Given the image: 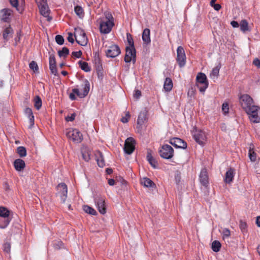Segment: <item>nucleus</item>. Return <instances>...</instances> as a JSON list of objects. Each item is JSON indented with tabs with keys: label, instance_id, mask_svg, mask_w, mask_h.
I'll use <instances>...</instances> for the list:
<instances>
[{
	"label": "nucleus",
	"instance_id": "obj_1",
	"mask_svg": "<svg viewBox=\"0 0 260 260\" xmlns=\"http://www.w3.org/2000/svg\"><path fill=\"white\" fill-rule=\"evenodd\" d=\"M104 17L101 19L100 29L101 33H109L114 25V18L112 14L108 11L104 13Z\"/></svg>",
	"mask_w": 260,
	"mask_h": 260
},
{
	"label": "nucleus",
	"instance_id": "obj_2",
	"mask_svg": "<svg viewBox=\"0 0 260 260\" xmlns=\"http://www.w3.org/2000/svg\"><path fill=\"white\" fill-rule=\"evenodd\" d=\"M84 83L82 91L80 92L78 88H74L72 89V92L69 94V98L71 100L73 101L76 100V98L75 94L80 98H84L88 94L90 89L89 82L87 80H85Z\"/></svg>",
	"mask_w": 260,
	"mask_h": 260
},
{
	"label": "nucleus",
	"instance_id": "obj_3",
	"mask_svg": "<svg viewBox=\"0 0 260 260\" xmlns=\"http://www.w3.org/2000/svg\"><path fill=\"white\" fill-rule=\"evenodd\" d=\"M259 111L260 107L254 105L245 112L248 115L251 122L257 123L260 122V117L258 116V112Z\"/></svg>",
	"mask_w": 260,
	"mask_h": 260
},
{
	"label": "nucleus",
	"instance_id": "obj_4",
	"mask_svg": "<svg viewBox=\"0 0 260 260\" xmlns=\"http://www.w3.org/2000/svg\"><path fill=\"white\" fill-rule=\"evenodd\" d=\"M196 84L200 91L205 92L208 87V81L206 75L203 73L198 74L196 77Z\"/></svg>",
	"mask_w": 260,
	"mask_h": 260
},
{
	"label": "nucleus",
	"instance_id": "obj_5",
	"mask_svg": "<svg viewBox=\"0 0 260 260\" xmlns=\"http://www.w3.org/2000/svg\"><path fill=\"white\" fill-rule=\"evenodd\" d=\"M240 104L244 111L254 105L253 99L247 94H243L239 98Z\"/></svg>",
	"mask_w": 260,
	"mask_h": 260
},
{
	"label": "nucleus",
	"instance_id": "obj_6",
	"mask_svg": "<svg viewBox=\"0 0 260 260\" xmlns=\"http://www.w3.org/2000/svg\"><path fill=\"white\" fill-rule=\"evenodd\" d=\"M66 136L68 139L77 143H80L83 139L82 134L77 129L69 128L67 129Z\"/></svg>",
	"mask_w": 260,
	"mask_h": 260
},
{
	"label": "nucleus",
	"instance_id": "obj_7",
	"mask_svg": "<svg viewBox=\"0 0 260 260\" xmlns=\"http://www.w3.org/2000/svg\"><path fill=\"white\" fill-rule=\"evenodd\" d=\"M35 1L39 7L41 14L44 17H48V21H50L51 18L49 17L50 10L47 3V0H35Z\"/></svg>",
	"mask_w": 260,
	"mask_h": 260
},
{
	"label": "nucleus",
	"instance_id": "obj_8",
	"mask_svg": "<svg viewBox=\"0 0 260 260\" xmlns=\"http://www.w3.org/2000/svg\"><path fill=\"white\" fill-rule=\"evenodd\" d=\"M174 149L168 144L162 145L159 150V153L161 157L169 159L174 156Z\"/></svg>",
	"mask_w": 260,
	"mask_h": 260
},
{
	"label": "nucleus",
	"instance_id": "obj_9",
	"mask_svg": "<svg viewBox=\"0 0 260 260\" xmlns=\"http://www.w3.org/2000/svg\"><path fill=\"white\" fill-rule=\"evenodd\" d=\"M75 37L76 42L81 46H85L88 42V39L84 30L80 28L75 29Z\"/></svg>",
	"mask_w": 260,
	"mask_h": 260
},
{
	"label": "nucleus",
	"instance_id": "obj_10",
	"mask_svg": "<svg viewBox=\"0 0 260 260\" xmlns=\"http://www.w3.org/2000/svg\"><path fill=\"white\" fill-rule=\"evenodd\" d=\"M176 60L180 68L184 67L186 64V55L182 46H179L177 49Z\"/></svg>",
	"mask_w": 260,
	"mask_h": 260
},
{
	"label": "nucleus",
	"instance_id": "obj_11",
	"mask_svg": "<svg viewBox=\"0 0 260 260\" xmlns=\"http://www.w3.org/2000/svg\"><path fill=\"white\" fill-rule=\"evenodd\" d=\"M136 60V52L135 48L126 47L124 61L126 63L133 61L135 63Z\"/></svg>",
	"mask_w": 260,
	"mask_h": 260
},
{
	"label": "nucleus",
	"instance_id": "obj_12",
	"mask_svg": "<svg viewBox=\"0 0 260 260\" xmlns=\"http://www.w3.org/2000/svg\"><path fill=\"white\" fill-rule=\"evenodd\" d=\"M94 202L99 212L102 214L106 213L105 197L102 196H96L94 198Z\"/></svg>",
	"mask_w": 260,
	"mask_h": 260
},
{
	"label": "nucleus",
	"instance_id": "obj_13",
	"mask_svg": "<svg viewBox=\"0 0 260 260\" xmlns=\"http://www.w3.org/2000/svg\"><path fill=\"white\" fill-rule=\"evenodd\" d=\"M135 149V141L132 138H128L125 141L124 150L126 154H132Z\"/></svg>",
	"mask_w": 260,
	"mask_h": 260
},
{
	"label": "nucleus",
	"instance_id": "obj_14",
	"mask_svg": "<svg viewBox=\"0 0 260 260\" xmlns=\"http://www.w3.org/2000/svg\"><path fill=\"white\" fill-rule=\"evenodd\" d=\"M193 136L196 142L200 145H203L206 139L205 133L201 129H195Z\"/></svg>",
	"mask_w": 260,
	"mask_h": 260
},
{
	"label": "nucleus",
	"instance_id": "obj_15",
	"mask_svg": "<svg viewBox=\"0 0 260 260\" xmlns=\"http://www.w3.org/2000/svg\"><path fill=\"white\" fill-rule=\"evenodd\" d=\"M199 181L200 183L205 188L208 187L209 184V176L206 168L201 170L199 175Z\"/></svg>",
	"mask_w": 260,
	"mask_h": 260
},
{
	"label": "nucleus",
	"instance_id": "obj_16",
	"mask_svg": "<svg viewBox=\"0 0 260 260\" xmlns=\"http://www.w3.org/2000/svg\"><path fill=\"white\" fill-rule=\"evenodd\" d=\"M106 53L108 57H115L120 53V49L118 45L113 44L106 51Z\"/></svg>",
	"mask_w": 260,
	"mask_h": 260
},
{
	"label": "nucleus",
	"instance_id": "obj_17",
	"mask_svg": "<svg viewBox=\"0 0 260 260\" xmlns=\"http://www.w3.org/2000/svg\"><path fill=\"white\" fill-rule=\"evenodd\" d=\"M169 142L176 148L185 149L187 147V143L179 138L175 137L171 139Z\"/></svg>",
	"mask_w": 260,
	"mask_h": 260
},
{
	"label": "nucleus",
	"instance_id": "obj_18",
	"mask_svg": "<svg viewBox=\"0 0 260 260\" xmlns=\"http://www.w3.org/2000/svg\"><path fill=\"white\" fill-rule=\"evenodd\" d=\"M12 10L10 9H3L0 11V19L5 22H9L10 21V16L12 14Z\"/></svg>",
	"mask_w": 260,
	"mask_h": 260
},
{
	"label": "nucleus",
	"instance_id": "obj_19",
	"mask_svg": "<svg viewBox=\"0 0 260 260\" xmlns=\"http://www.w3.org/2000/svg\"><path fill=\"white\" fill-rule=\"evenodd\" d=\"M57 188H63V192H58L61 201L64 203L67 198L68 188L67 185L64 183H59L57 185Z\"/></svg>",
	"mask_w": 260,
	"mask_h": 260
},
{
	"label": "nucleus",
	"instance_id": "obj_20",
	"mask_svg": "<svg viewBox=\"0 0 260 260\" xmlns=\"http://www.w3.org/2000/svg\"><path fill=\"white\" fill-rule=\"evenodd\" d=\"M146 119V112L141 111L138 116L137 121V127L138 128H141L143 124L144 123Z\"/></svg>",
	"mask_w": 260,
	"mask_h": 260
},
{
	"label": "nucleus",
	"instance_id": "obj_21",
	"mask_svg": "<svg viewBox=\"0 0 260 260\" xmlns=\"http://www.w3.org/2000/svg\"><path fill=\"white\" fill-rule=\"evenodd\" d=\"M235 174V171L233 169L230 168L225 173L224 178L225 182L228 184H230L232 182H233Z\"/></svg>",
	"mask_w": 260,
	"mask_h": 260
},
{
	"label": "nucleus",
	"instance_id": "obj_22",
	"mask_svg": "<svg viewBox=\"0 0 260 260\" xmlns=\"http://www.w3.org/2000/svg\"><path fill=\"white\" fill-rule=\"evenodd\" d=\"M14 166L17 171H21L24 169L25 167V163L22 159L18 158L14 161Z\"/></svg>",
	"mask_w": 260,
	"mask_h": 260
},
{
	"label": "nucleus",
	"instance_id": "obj_23",
	"mask_svg": "<svg viewBox=\"0 0 260 260\" xmlns=\"http://www.w3.org/2000/svg\"><path fill=\"white\" fill-rule=\"evenodd\" d=\"M13 34V30L12 28L9 25L8 27L5 28L3 32V37L5 41H8L12 37Z\"/></svg>",
	"mask_w": 260,
	"mask_h": 260
},
{
	"label": "nucleus",
	"instance_id": "obj_24",
	"mask_svg": "<svg viewBox=\"0 0 260 260\" xmlns=\"http://www.w3.org/2000/svg\"><path fill=\"white\" fill-rule=\"evenodd\" d=\"M147 159L153 168H156L157 167V162L153 157L151 154V151L150 150H148L147 151Z\"/></svg>",
	"mask_w": 260,
	"mask_h": 260
},
{
	"label": "nucleus",
	"instance_id": "obj_25",
	"mask_svg": "<svg viewBox=\"0 0 260 260\" xmlns=\"http://www.w3.org/2000/svg\"><path fill=\"white\" fill-rule=\"evenodd\" d=\"M95 159L97 161V164L100 167H103L105 165V160L104 159L103 155L100 151H97L95 154Z\"/></svg>",
	"mask_w": 260,
	"mask_h": 260
},
{
	"label": "nucleus",
	"instance_id": "obj_26",
	"mask_svg": "<svg viewBox=\"0 0 260 260\" xmlns=\"http://www.w3.org/2000/svg\"><path fill=\"white\" fill-rule=\"evenodd\" d=\"M173 86V84L172 79L169 77L166 78L164 84V90L167 92H169L172 89Z\"/></svg>",
	"mask_w": 260,
	"mask_h": 260
},
{
	"label": "nucleus",
	"instance_id": "obj_27",
	"mask_svg": "<svg viewBox=\"0 0 260 260\" xmlns=\"http://www.w3.org/2000/svg\"><path fill=\"white\" fill-rule=\"evenodd\" d=\"M150 30L148 28H145L142 33V40L146 44L150 43L151 40L150 38Z\"/></svg>",
	"mask_w": 260,
	"mask_h": 260
},
{
	"label": "nucleus",
	"instance_id": "obj_28",
	"mask_svg": "<svg viewBox=\"0 0 260 260\" xmlns=\"http://www.w3.org/2000/svg\"><path fill=\"white\" fill-rule=\"evenodd\" d=\"M93 63L96 70L100 71L102 69V64L99 54L96 53L94 57Z\"/></svg>",
	"mask_w": 260,
	"mask_h": 260
},
{
	"label": "nucleus",
	"instance_id": "obj_29",
	"mask_svg": "<svg viewBox=\"0 0 260 260\" xmlns=\"http://www.w3.org/2000/svg\"><path fill=\"white\" fill-rule=\"evenodd\" d=\"M24 113L29 119L30 125H33L34 124V116L31 109L29 108H26L24 110Z\"/></svg>",
	"mask_w": 260,
	"mask_h": 260
},
{
	"label": "nucleus",
	"instance_id": "obj_30",
	"mask_svg": "<svg viewBox=\"0 0 260 260\" xmlns=\"http://www.w3.org/2000/svg\"><path fill=\"white\" fill-rule=\"evenodd\" d=\"M141 183L146 187H154L155 186L154 183L148 178H143L141 181Z\"/></svg>",
	"mask_w": 260,
	"mask_h": 260
},
{
	"label": "nucleus",
	"instance_id": "obj_31",
	"mask_svg": "<svg viewBox=\"0 0 260 260\" xmlns=\"http://www.w3.org/2000/svg\"><path fill=\"white\" fill-rule=\"evenodd\" d=\"M11 220L10 217L2 218L0 217V229H5L7 228Z\"/></svg>",
	"mask_w": 260,
	"mask_h": 260
},
{
	"label": "nucleus",
	"instance_id": "obj_32",
	"mask_svg": "<svg viewBox=\"0 0 260 260\" xmlns=\"http://www.w3.org/2000/svg\"><path fill=\"white\" fill-rule=\"evenodd\" d=\"M239 26L241 31L243 32L249 30L248 23L246 20H242L239 23Z\"/></svg>",
	"mask_w": 260,
	"mask_h": 260
},
{
	"label": "nucleus",
	"instance_id": "obj_33",
	"mask_svg": "<svg viewBox=\"0 0 260 260\" xmlns=\"http://www.w3.org/2000/svg\"><path fill=\"white\" fill-rule=\"evenodd\" d=\"M80 68L86 72H88L91 71V68L88 66L87 62L82 60H79L78 62Z\"/></svg>",
	"mask_w": 260,
	"mask_h": 260
},
{
	"label": "nucleus",
	"instance_id": "obj_34",
	"mask_svg": "<svg viewBox=\"0 0 260 260\" xmlns=\"http://www.w3.org/2000/svg\"><path fill=\"white\" fill-rule=\"evenodd\" d=\"M34 101L35 108L38 110H40L42 105V102L41 98L39 95H37L34 98Z\"/></svg>",
	"mask_w": 260,
	"mask_h": 260
},
{
	"label": "nucleus",
	"instance_id": "obj_35",
	"mask_svg": "<svg viewBox=\"0 0 260 260\" xmlns=\"http://www.w3.org/2000/svg\"><path fill=\"white\" fill-rule=\"evenodd\" d=\"M221 243L217 240H215L212 243L211 248L213 251L218 252L220 251L221 248Z\"/></svg>",
	"mask_w": 260,
	"mask_h": 260
},
{
	"label": "nucleus",
	"instance_id": "obj_36",
	"mask_svg": "<svg viewBox=\"0 0 260 260\" xmlns=\"http://www.w3.org/2000/svg\"><path fill=\"white\" fill-rule=\"evenodd\" d=\"M0 217L2 218L10 217V211L7 208L0 207Z\"/></svg>",
	"mask_w": 260,
	"mask_h": 260
},
{
	"label": "nucleus",
	"instance_id": "obj_37",
	"mask_svg": "<svg viewBox=\"0 0 260 260\" xmlns=\"http://www.w3.org/2000/svg\"><path fill=\"white\" fill-rule=\"evenodd\" d=\"M74 11L76 15L80 18H82L84 16V12L83 8L79 6H77L74 8Z\"/></svg>",
	"mask_w": 260,
	"mask_h": 260
},
{
	"label": "nucleus",
	"instance_id": "obj_38",
	"mask_svg": "<svg viewBox=\"0 0 260 260\" xmlns=\"http://www.w3.org/2000/svg\"><path fill=\"white\" fill-rule=\"evenodd\" d=\"M69 49L68 48L64 47L61 50L58 51V54L60 57H63L66 58L69 54Z\"/></svg>",
	"mask_w": 260,
	"mask_h": 260
},
{
	"label": "nucleus",
	"instance_id": "obj_39",
	"mask_svg": "<svg viewBox=\"0 0 260 260\" xmlns=\"http://www.w3.org/2000/svg\"><path fill=\"white\" fill-rule=\"evenodd\" d=\"M83 209L86 213L91 215H95L97 214L96 211L93 208L88 205L83 206Z\"/></svg>",
	"mask_w": 260,
	"mask_h": 260
},
{
	"label": "nucleus",
	"instance_id": "obj_40",
	"mask_svg": "<svg viewBox=\"0 0 260 260\" xmlns=\"http://www.w3.org/2000/svg\"><path fill=\"white\" fill-rule=\"evenodd\" d=\"M220 68V67L216 66L212 69L210 74V76L211 78H215L218 77L219 76Z\"/></svg>",
	"mask_w": 260,
	"mask_h": 260
},
{
	"label": "nucleus",
	"instance_id": "obj_41",
	"mask_svg": "<svg viewBox=\"0 0 260 260\" xmlns=\"http://www.w3.org/2000/svg\"><path fill=\"white\" fill-rule=\"evenodd\" d=\"M248 156L251 161L254 162L256 160V153L251 147L249 148Z\"/></svg>",
	"mask_w": 260,
	"mask_h": 260
},
{
	"label": "nucleus",
	"instance_id": "obj_42",
	"mask_svg": "<svg viewBox=\"0 0 260 260\" xmlns=\"http://www.w3.org/2000/svg\"><path fill=\"white\" fill-rule=\"evenodd\" d=\"M17 153L20 157H24L27 154L26 148L23 146H19L17 149Z\"/></svg>",
	"mask_w": 260,
	"mask_h": 260
},
{
	"label": "nucleus",
	"instance_id": "obj_43",
	"mask_svg": "<svg viewBox=\"0 0 260 260\" xmlns=\"http://www.w3.org/2000/svg\"><path fill=\"white\" fill-rule=\"evenodd\" d=\"M29 67L34 72H37L39 70L38 66L35 61H31L29 64Z\"/></svg>",
	"mask_w": 260,
	"mask_h": 260
},
{
	"label": "nucleus",
	"instance_id": "obj_44",
	"mask_svg": "<svg viewBox=\"0 0 260 260\" xmlns=\"http://www.w3.org/2000/svg\"><path fill=\"white\" fill-rule=\"evenodd\" d=\"M126 36L127 42L129 44V46H128L127 47L135 48L134 41L132 35L129 34H127Z\"/></svg>",
	"mask_w": 260,
	"mask_h": 260
},
{
	"label": "nucleus",
	"instance_id": "obj_45",
	"mask_svg": "<svg viewBox=\"0 0 260 260\" xmlns=\"http://www.w3.org/2000/svg\"><path fill=\"white\" fill-rule=\"evenodd\" d=\"M55 41L58 44L62 45L64 43V40L62 36L58 35L55 36Z\"/></svg>",
	"mask_w": 260,
	"mask_h": 260
},
{
	"label": "nucleus",
	"instance_id": "obj_46",
	"mask_svg": "<svg viewBox=\"0 0 260 260\" xmlns=\"http://www.w3.org/2000/svg\"><path fill=\"white\" fill-rule=\"evenodd\" d=\"M63 244L61 241H55L53 243V247L56 249H59L63 247Z\"/></svg>",
	"mask_w": 260,
	"mask_h": 260
},
{
	"label": "nucleus",
	"instance_id": "obj_47",
	"mask_svg": "<svg viewBox=\"0 0 260 260\" xmlns=\"http://www.w3.org/2000/svg\"><path fill=\"white\" fill-rule=\"evenodd\" d=\"M49 69L51 73L55 76L57 75V70L56 68V64L49 65Z\"/></svg>",
	"mask_w": 260,
	"mask_h": 260
},
{
	"label": "nucleus",
	"instance_id": "obj_48",
	"mask_svg": "<svg viewBox=\"0 0 260 260\" xmlns=\"http://www.w3.org/2000/svg\"><path fill=\"white\" fill-rule=\"evenodd\" d=\"M4 251L7 253H9L11 250V244L9 242H6L3 245Z\"/></svg>",
	"mask_w": 260,
	"mask_h": 260
},
{
	"label": "nucleus",
	"instance_id": "obj_49",
	"mask_svg": "<svg viewBox=\"0 0 260 260\" xmlns=\"http://www.w3.org/2000/svg\"><path fill=\"white\" fill-rule=\"evenodd\" d=\"M130 117H131V115H130V114H129V112H127L125 114V116L124 117H122L121 118V121L122 122V123H127L129 118H130Z\"/></svg>",
	"mask_w": 260,
	"mask_h": 260
},
{
	"label": "nucleus",
	"instance_id": "obj_50",
	"mask_svg": "<svg viewBox=\"0 0 260 260\" xmlns=\"http://www.w3.org/2000/svg\"><path fill=\"white\" fill-rule=\"evenodd\" d=\"M56 64L55 57L54 54H49V65Z\"/></svg>",
	"mask_w": 260,
	"mask_h": 260
},
{
	"label": "nucleus",
	"instance_id": "obj_51",
	"mask_svg": "<svg viewBox=\"0 0 260 260\" xmlns=\"http://www.w3.org/2000/svg\"><path fill=\"white\" fill-rule=\"evenodd\" d=\"M229 104L226 103H224L222 105V110L224 115L229 113Z\"/></svg>",
	"mask_w": 260,
	"mask_h": 260
},
{
	"label": "nucleus",
	"instance_id": "obj_52",
	"mask_svg": "<svg viewBox=\"0 0 260 260\" xmlns=\"http://www.w3.org/2000/svg\"><path fill=\"white\" fill-rule=\"evenodd\" d=\"M82 158L86 161H88L90 159V155L88 152H82Z\"/></svg>",
	"mask_w": 260,
	"mask_h": 260
},
{
	"label": "nucleus",
	"instance_id": "obj_53",
	"mask_svg": "<svg viewBox=\"0 0 260 260\" xmlns=\"http://www.w3.org/2000/svg\"><path fill=\"white\" fill-rule=\"evenodd\" d=\"M82 55V52L80 50L79 51H74L72 53V56L76 58H80L81 57Z\"/></svg>",
	"mask_w": 260,
	"mask_h": 260
},
{
	"label": "nucleus",
	"instance_id": "obj_54",
	"mask_svg": "<svg viewBox=\"0 0 260 260\" xmlns=\"http://www.w3.org/2000/svg\"><path fill=\"white\" fill-rule=\"evenodd\" d=\"M231 235L230 231L228 229H224L223 230V238H228Z\"/></svg>",
	"mask_w": 260,
	"mask_h": 260
},
{
	"label": "nucleus",
	"instance_id": "obj_55",
	"mask_svg": "<svg viewBox=\"0 0 260 260\" xmlns=\"http://www.w3.org/2000/svg\"><path fill=\"white\" fill-rule=\"evenodd\" d=\"M240 228L242 232H244L247 228V224L245 222L240 221L239 224Z\"/></svg>",
	"mask_w": 260,
	"mask_h": 260
},
{
	"label": "nucleus",
	"instance_id": "obj_56",
	"mask_svg": "<svg viewBox=\"0 0 260 260\" xmlns=\"http://www.w3.org/2000/svg\"><path fill=\"white\" fill-rule=\"evenodd\" d=\"M11 5L13 7L17 9L18 11V0H9Z\"/></svg>",
	"mask_w": 260,
	"mask_h": 260
},
{
	"label": "nucleus",
	"instance_id": "obj_57",
	"mask_svg": "<svg viewBox=\"0 0 260 260\" xmlns=\"http://www.w3.org/2000/svg\"><path fill=\"white\" fill-rule=\"evenodd\" d=\"M76 114L75 113L72 114L71 116L66 117V120L67 121H72L75 119Z\"/></svg>",
	"mask_w": 260,
	"mask_h": 260
},
{
	"label": "nucleus",
	"instance_id": "obj_58",
	"mask_svg": "<svg viewBox=\"0 0 260 260\" xmlns=\"http://www.w3.org/2000/svg\"><path fill=\"white\" fill-rule=\"evenodd\" d=\"M141 96V92L139 90H136L135 91V93L134 94V97L136 99H139Z\"/></svg>",
	"mask_w": 260,
	"mask_h": 260
},
{
	"label": "nucleus",
	"instance_id": "obj_59",
	"mask_svg": "<svg viewBox=\"0 0 260 260\" xmlns=\"http://www.w3.org/2000/svg\"><path fill=\"white\" fill-rule=\"evenodd\" d=\"M253 64L258 68H260V60L258 58H255L253 61Z\"/></svg>",
	"mask_w": 260,
	"mask_h": 260
},
{
	"label": "nucleus",
	"instance_id": "obj_60",
	"mask_svg": "<svg viewBox=\"0 0 260 260\" xmlns=\"http://www.w3.org/2000/svg\"><path fill=\"white\" fill-rule=\"evenodd\" d=\"M67 39L68 41L70 43H73L74 42V39L73 38V34L71 32L69 33Z\"/></svg>",
	"mask_w": 260,
	"mask_h": 260
},
{
	"label": "nucleus",
	"instance_id": "obj_61",
	"mask_svg": "<svg viewBox=\"0 0 260 260\" xmlns=\"http://www.w3.org/2000/svg\"><path fill=\"white\" fill-rule=\"evenodd\" d=\"M211 6L216 11H219L221 8V5L218 4H215Z\"/></svg>",
	"mask_w": 260,
	"mask_h": 260
},
{
	"label": "nucleus",
	"instance_id": "obj_62",
	"mask_svg": "<svg viewBox=\"0 0 260 260\" xmlns=\"http://www.w3.org/2000/svg\"><path fill=\"white\" fill-rule=\"evenodd\" d=\"M231 24L233 27L235 28L238 27L239 26V23L236 21H231Z\"/></svg>",
	"mask_w": 260,
	"mask_h": 260
},
{
	"label": "nucleus",
	"instance_id": "obj_63",
	"mask_svg": "<svg viewBox=\"0 0 260 260\" xmlns=\"http://www.w3.org/2000/svg\"><path fill=\"white\" fill-rule=\"evenodd\" d=\"M108 184L111 186L114 185L115 184V180L113 179H109L108 180Z\"/></svg>",
	"mask_w": 260,
	"mask_h": 260
},
{
	"label": "nucleus",
	"instance_id": "obj_64",
	"mask_svg": "<svg viewBox=\"0 0 260 260\" xmlns=\"http://www.w3.org/2000/svg\"><path fill=\"white\" fill-rule=\"evenodd\" d=\"M256 224L257 226L260 227V216L257 217L256 220Z\"/></svg>",
	"mask_w": 260,
	"mask_h": 260
}]
</instances>
